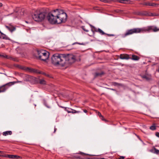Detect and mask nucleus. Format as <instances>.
Wrapping results in <instances>:
<instances>
[{"instance_id":"46","label":"nucleus","mask_w":159,"mask_h":159,"mask_svg":"<svg viewBox=\"0 0 159 159\" xmlns=\"http://www.w3.org/2000/svg\"><path fill=\"white\" fill-rule=\"evenodd\" d=\"M101 1L102 2H105V0H101Z\"/></svg>"},{"instance_id":"10","label":"nucleus","mask_w":159,"mask_h":159,"mask_svg":"<svg viewBox=\"0 0 159 159\" xmlns=\"http://www.w3.org/2000/svg\"><path fill=\"white\" fill-rule=\"evenodd\" d=\"M27 71L31 72L37 73V70L34 69L30 68L27 67L25 69Z\"/></svg>"},{"instance_id":"3","label":"nucleus","mask_w":159,"mask_h":159,"mask_svg":"<svg viewBox=\"0 0 159 159\" xmlns=\"http://www.w3.org/2000/svg\"><path fill=\"white\" fill-rule=\"evenodd\" d=\"M151 31L154 32L158 31H159V28L154 26H148L141 28H134L127 30L125 33L122 34L121 36L122 38H124L127 36L134 34L149 32Z\"/></svg>"},{"instance_id":"11","label":"nucleus","mask_w":159,"mask_h":159,"mask_svg":"<svg viewBox=\"0 0 159 159\" xmlns=\"http://www.w3.org/2000/svg\"><path fill=\"white\" fill-rule=\"evenodd\" d=\"M142 78L146 80H149L151 79V76L150 75H145L142 76Z\"/></svg>"},{"instance_id":"14","label":"nucleus","mask_w":159,"mask_h":159,"mask_svg":"<svg viewBox=\"0 0 159 159\" xmlns=\"http://www.w3.org/2000/svg\"><path fill=\"white\" fill-rule=\"evenodd\" d=\"M131 59L133 60L137 61L139 59V57L137 56L133 55Z\"/></svg>"},{"instance_id":"17","label":"nucleus","mask_w":159,"mask_h":159,"mask_svg":"<svg viewBox=\"0 0 159 159\" xmlns=\"http://www.w3.org/2000/svg\"><path fill=\"white\" fill-rule=\"evenodd\" d=\"M26 78L25 79V80L27 81H30L32 79V77L30 75H26Z\"/></svg>"},{"instance_id":"45","label":"nucleus","mask_w":159,"mask_h":159,"mask_svg":"<svg viewBox=\"0 0 159 159\" xmlns=\"http://www.w3.org/2000/svg\"><path fill=\"white\" fill-rule=\"evenodd\" d=\"M2 4L0 2V7H2Z\"/></svg>"},{"instance_id":"38","label":"nucleus","mask_w":159,"mask_h":159,"mask_svg":"<svg viewBox=\"0 0 159 159\" xmlns=\"http://www.w3.org/2000/svg\"><path fill=\"white\" fill-rule=\"evenodd\" d=\"M137 137H138V138H139V139L142 142H143V141L142 140H141V139H140V138H139V136H137Z\"/></svg>"},{"instance_id":"23","label":"nucleus","mask_w":159,"mask_h":159,"mask_svg":"<svg viewBox=\"0 0 159 159\" xmlns=\"http://www.w3.org/2000/svg\"><path fill=\"white\" fill-rule=\"evenodd\" d=\"M82 28L86 32H88L89 31V30L86 29L84 26H82Z\"/></svg>"},{"instance_id":"2","label":"nucleus","mask_w":159,"mask_h":159,"mask_svg":"<svg viewBox=\"0 0 159 159\" xmlns=\"http://www.w3.org/2000/svg\"><path fill=\"white\" fill-rule=\"evenodd\" d=\"M67 16L64 11L60 9H56L49 13L47 18L48 21L51 24H59L65 22Z\"/></svg>"},{"instance_id":"7","label":"nucleus","mask_w":159,"mask_h":159,"mask_svg":"<svg viewBox=\"0 0 159 159\" xmlns=\"http://www.w3.org/2000/svg\"><path fill=\"white\" fill-rule=\"evenodd\" d=\"M5 27L11 32H13L16 30V28L11 25H6Z\"/></svg>"},{"instance_id":"8","label":"nucleus","mask_w":159,"mask_h":159,"mask_svg":"<svg viewBox=\"0 0 159 159\" xmlns=\"http://www.w3.org/2000/svg\"><path fill=\"white\" fill-rule=\"evenodd\" d=\"M120 58L121 59L128 60L130 58L129 56L126 54H121L120 55Z\"/></svg>"},{"instance_id":"34","label":"nucleus","mask_w":159,"mask_h":159,"mask_svg":"<svg viewBox=\"0 0 159 159\" xmlns=\"http://www.w3.org/2000/svg\"><path fill=\"white\" fill-rule=\"evenodd\" d=\"M3 57L8 58V59H10V57H8V56L7 55H5V56H3Z\"/></svg>"},{"instance_id":"28","label":"nucleus","mask_w":159,"mask_h":159,"mask_svg":"<svg viewBox=\"0 0 159 159\" xmlns=\"http://www.w3.org/2000/svg\"><path fill=\"white\" fill-rule=\"evenodd\" d=\"M106 35H107L108 36H114L115 35L113 34H105Z\"/></svg>"},{"instance_id":"52","label":"nucleus","mask_w":159,"mask_h":159,"mask_svg":"<svg viewBox=\"0 0 159 159\" xmlns=\"http://www.w3.org/2000/svg\"><path fill=\"white\" fill-rule=\"evenodd\" d=\"M2 156L1 155H0V157Z\"/></svg>"},{"instance_id":"13","label":"nucleus","mask_w":159,"mask_h":159,"mask_svg":"<svg viewBox=\"0 0 159 159\" xmlns=\"http://www.w3.org/2000/svg\"><path fill=\"white\" fill-rule=\"evenodd\" d=\"M2 134L3 135L6 136L8 135H11L12 134V132L11 131H6L3 132Z\"/></svg>"},{"instance_id":"50","label":"nucleus","mask_w":159,"mask_h":159,"mask_svg":"<svg viewBox=\"0 0 159 159\" xmlns=\"http://www.w3.org/2000/svg\"><path fill=\"white\" fill-rule=\"evenodd\" d=\"M21 14H23V12H21Z\"/></svg>"},{"instance_id":"12","label":"nucleus","mask_w":159,"mask_h":159,"mask_svg":"<svg viewBox=\"0 0 159 159\" xmlns=\"http://www.w3.org/2000/svg\"><path fill=\"white\" fill-rule=\"evenodd\" d=\"M5 157H8L10 158L11 159L17 158L18 157H19V156H17L16 155H7L5 156Z\"/></svg>"},{"instance_id":"43","label":"nucleus","mask_w":159,"mask_h":159,"mask_svg":"<svg viewBox=\"0 0 159 159\" xmlns=\"http://www.w3.org/2000/svg\"><path fill=\"white\" fill-rule=\"evenodd\" d=\"M84 112L85 113H87V111L86 110H84Z\"/></svg>"},{"instance_id":"19","label":"nucleus","mask_w":159,"mask_h":159,"mask_svg":"<svg viewBox=\"0 0 159 159\" xmlns=\"http://www.w3.org/2000/svg\"><path fill=\"white\" fill-rule=\"evenodd\" d=\"M112 84L114 86H123V85L122 84L117 83L116 82H114L112 83Z\"/></svg>"},{"instance_id":"24","label":"nucleus","mask_w":159,"mask_h":159,"mask_svg":"<svg viewBox=\"0 0 159 159\" xmlns=\"http://www.w3.org/2000/svg\"><path fill=\"white\" fill-rule=\"evenodd\" d=\"M154 152L157 153L158 154L159 153V150L158 149H157L156 148H155L154 149Z\"/></svg>"},{"instance_id":"21","label":"nucleus","mask_w":159,"mask_h":159,"mask_svg":"<svg viewBox=\"0 0 159 159\" xmlns=\"http://www.w3.org/2000/svg\"><path fill=\"white\" fill-rule=\"evenodd\" d=\"M80 112L79 111H76L75 110L73 109L72 110H71V113H80Z\"/></svg>"},{"instance_id":"35","label":"nucleus","mask_w":159,"mask_h":159,"mask_svg":"<svg viewBox=\"0 0 159 159\" xmlns=\"http://www.w3.org/2000/svg\"><path fill=\"white\" fill-rule=\"evenodd\" d=\"M125 0H120V2L121 3H125Z\"/></svg>"},{"instance_id":"16","label":"nucleus","mask_w":159,"mask_h":159,"mask_svg":"<svg viewBox=\"0 0 159 159\" xmlns=\"http://www.w3.org/2000/svg\"><path fill=\"white\" fill-rule=\"evenodd\" d=\"M0 38H2L3 39H8V37H6V36L2 33L0 31Z\"/></svg>"},{"instance_id":"51","label":"nucleus","mask_w":159,"mask_h":159,"mask_svg":"<svg viewBox=\"0 0 159 159\" xmlns=\"http://www.w3.org/2000/svg\"><path fill=\"white\" fill-rule=\"evenodd\" d=\"M158 71L159 72V67H158Z\"/></svg>"},{"instance_id":"42","label":"nucleus","mask_w":159,"mask_h":159,"mask_svg":"<svg viewBox=\"0 0 159 159\" xmlns=\"http://www.w3.org/2000/svg\"><path fill=\"white\" fill-rule=\"evenodd\" d=\"M14 82V84L15 83H21V81H17L16 82Z\"/></svg>"},{"instance_id":"9","label":"nucleus","mask_w":159,"mask_h":159,"mask_svg":"<svg viewBox=\"0 0 159 159\" xmlns=\"http://www.w3.org/2000/svg\"><path fill=\"white\" fill-rule=\"evenodd\" d=\"M94 31L98 32L100 34L102 35H105L106 34L101 29L98 28L97 29L96 27L94 28Z\"/></svg>"},{"instance_id":"20","label":"nucleus","mask_w":159,"mask_h":159,"mask_svg":"<svg viewBox=\"0 0 159 159\" xmlns=\"http://www.w3.org/2000/svg\"><path fill=\"white\" fill-rule=\"evenodd\" d=\"M39 83L42 84H46V81L43 79H41L39 81Z\"/></svg>"},{"instance_id":"25","label":"nucleus","mask_w":159,"mask_h":159,"mask_svg":"<svg viewBox=\"0 0 159 159\" xmlns=\"http://www.w3.org/2000/svg\"><path fill=\"white\" fill-rule=\"evenodd\" d=\"M102 73H96V76H101L102 74H103Z\"/></svg>"},{"instance_id":"29","label":"nucleus","mask_w":159,"mask_h":159,"mask_svg":"<svg viewBox=\"0 0 159 159\" xmlns=\"http://www.w3.org/2000/svg\"><path fill=\"white\" fill-rule=\"evenodd\" d=\"M98 115L100 117H102V116L101 115V113L99 112H98Z\"/></svg>"},{"instance_id":"5","label":"nucleus","mask_w":159,"mask_h":159,"mask_svg":"<svg viewBox=\"0 0 159 159\" xmlns=\"http://www.w3.org/2000/svg\"><path fill=\"white\" fill-rule=\"evenodd\" d=\"M45 17V14L43 12H35L32 15L33 19L36 21H42L44 19Z\"/></svg>"},{"instance_id":"6","label":"nucleus","mask_w":159,"mask_h":159,"mask_svg":"<svg viewBox=\"0 0 159 159\" xmlns=\"http://www.w3.org/2000/svg\"><path fill=\"white\" fill-rule=\"evenodd\" d=\"M14 84V82H10L0 87V93L4 92L11 85Z\"/></svg>"},{"instance_id":"47","label":"nucleus","mask_w":159,"mask_h":159,"mask_svg":"<svg viewBox=\"0 0 159 159\" xmlns=\"http://www.w3.org/2000/svg\"><path fill=\"white\" fill-rule=\"evenodd\" d=\"M3 151H0V153H3Z\"/></svg>"},{"instance_id":"44","label":"nucleus","mask_w":159,"mask_h":159,"mask_svg":"<svg viewBox=\"0 0 159 159\" xmlns=\"http://www.w3.org/2000/svg\"><path fill=\"white\" fill-rule=\"evenodd\" d=\"M159 16L158 14L154 13V16Z\"/></svg>"},{"instance_id":"41","label":"nucleus","mask_w":159,"mask_h":159,"mask_svg":"<svg viewBox=\"0 0 159 159\" xmlns=\"http://www.w3.org/2000/svg\"><path fill=\"white\" fill-rule=\"evenodd\" d=\"M10 59H11V60H13L16 61V60H15V59L14 58H12L11 57H10Z\"/></svg>"},{"instance_id":"36","label":"nucleus","mask_w":159,"mask_h":159,"mask_svg":"<svg viewBox=\"0 0 159 159\" xmlns=\"http://www.w3.org/2000/svg\"><path fill=\"white\" fill-rule=\"evenodd\" d=\"M124 157L123 156H121L120 157V158H119V159H124Z\"/></svg>"},{"instance_id":"49","label":"nucleus","mask_w":159,"mask_h":159,"mask_svg":"<svg viewBox=\"0 0 159 159\" xmlns=\"http://www.w3.org/2000/svg\"><path fill=\"white\" fill-rule=\"evenodd\" d=\"M0 56H1V57H3V56H5V55H0Z\"/></svg>"},{"instance_id":"27","label":"nucleus","mask_w":159,"mask_h":159,"mask_svg":"<svg viewBox=\"0 0 159 159\" xmlns=\"http://www.w3.org/2000/svg\"><path fill=\"white\" fill-rule=\"evenodd\" d=\"M90 26L92 27V29H91V30L93 32H94V27H94V26H93V25H90Z\"/></svg>"},{"instance_id":"30","label":"nucleus","mask_w":159,"mask_h":159,"mask_svg":"<svg viewBox=\"0 0 159 159\" xmlns=\"http://www.w3.org/2000/svg\"><path fill=\"white\" fill-rule=\"evenodd\" d=\"M148 15L150 16H154V13H150V14H148Z\"/></svg>"},{"instance_id":"32","label":"nucleus","mask_w":159,"mask_h":159,"mask_svg":"<svg viewBox=\"0 0 159 159\" xmlns=\"http://www.w3.org/2000/svg\"><path fill=\"white\" fill-rule=\"evenodd\" d=\"M42 74H43V75H46V76H48V77H49V75H47L45 73H44V72H43L42 73Z\"/></svg>"},{"instance_id":"18","label":"nucleus","mask_w":159,"mask_h":159,"mask_svg":"<svg viewBox=\"0 0 159 159\" xmlns=\"http://www.w3.org/2000/svg\"><path fill=\"white\" fill-rule=\"evenodd\" d=\"M62 107L64 108L65 109V110L66 111H67L68 113H71V110H72V109L71 108H67V107Z\"/></svg>"},{"instance_id":"1","label":"nucleus","mask_w":159,"mask_h":159,"mask_svg":"<svg viewBox=\"0 0 159 159\" xmlns=\"http://www.w3.org/2000/svg\"><path fill=\"white\" fill-rule=\"evenodd\" d=\"M75 57L71 54H55L52 57V62L56 66H67L75 62Z\"/></svg>"},{"instance_id":"26","label":"nucleus","mask_w":159,"mask_h":159,"mask_svg":"<svg viewBox=\"0 0 159 159\" xmlns=\"http://www.w3.org/2000/svg\"><path fill=\"white\" fill-rule=\"evenodd\" d=\"M80 44V45H83V44H84L83 43H79L78 42H75V43H72V45H74V44Z\"/></svg>"},{"instance_id":"40","label":"nucleus","mask_w":159,"mask_h":159,"mask_svg":"<svg viewBox=\"0 0 159 159\" xmlns=\"http://www.w3.org/2000/svg\"><path fill=\"white\" fill-rule=\"evenodd\" d=\"M108 89H110L113 91H116V90L113 89H111V88H107Z\"/></svg>"},{"instance_id":"33","label":"nucleus","mask_w":159,"mask_h":159,"mask_svg":"<svg viewBox=\"0 0 159 159\" xmlns=\"http://www.w3.org/2000/svg\"><path fill=\"white\" fill-rule=\"evenodd\" d=\"M156 135L159 138V133L156 132Z\"/></svg>"},{"instance_id":"15","label":"nucleus","mask_w":159,"mask_h":159,"mask_svg":"<svg viewBox=\"0 0 159 159\" xmlns=\"http://www.w3.org/2000/svg\"><path fill=\"white\" fill-rule=\"evenodd\" d=\"M144 5L152 6H155L156 4L154 3H151L149 2H145L143 4Z\"/></svg>"},{"instance_id":"39","label":"nucleus","mask_w":159,"mask_h":159,"mask_svg":"<svg viewBox=\"0 0 159 159\" xmlns=\"http://www.w3.org/2000/svg\"><path fill=\"white\" fill-rule=\"evenodd\" d=\"M137 137H138V138H139V139L142 142H143V141L142 140H141V139H140V138H139V136H137Z\"/></svg>"},{"instance_id":"31","label":"nucleus","mask_w":159,"mask_h":159,"mask_svg":"<svg viewBox=\"0 0 159 159\" xmlns=\"http://www.w3.org/2000/svg\"><path fill=\"white\" fill-rule=\"evenodd\" d=\"M101 120H104L105 121H107V120L105 119L104 117L103 116H102V117H100Z\"/></svg>"},{"instance_id":"4","label":"nucleus","mask_w":159,"mask_h":159,"mask_svg":"<svg viewBox=\"0 0 159 159\" xmlns=\"http://www.w3.org/2000/svg\"><path fill=\"white\" fill-rule=\"evenodd\" d=\"M49 55V52L46 50H41L38 51V57L42 61H46L48 59Z\"/></svg>"},{"instance_id":"22","label":"nucleus","mask_w":159,"mask_h":159,"mask_svg":"<svg viewBox=\"0 0 159 159\" xmlns=\"http://www.w3.org/2000/svg\"><path fill=\"white\" fill-rule=\"evenodd\" d=\"M150 129L152 130H155L156 129V126L154 125H153L150 127Z\"/></svg>"},{"instance_id":"48","label":"nucleus","mask_w":159,"mask_h":159,"mask_svg":"<svg viewBox=\"0 0 159 159\" xmlns=\"http://www.w3.org/2000/svg\"><path fill=\"white\" fill-rule=\"evenodd\" d=\"M56 129H57L55 128V129H54V133L55 132V131H56Z\"/></svg>"},{"instance_id":"37","label":"nucleus","mask_w":159,"mask_h":159,"mask_svg":"<svg viewBox=\"0 0 159 159\" xmlns=\"http://www.w3.org/2000/svg\"><path fill=\"white\" fill-rule=\"evenodd\" d=\"M139 15H146L147 14H143V13H139Z\"/></svg>"}]
</instances>
